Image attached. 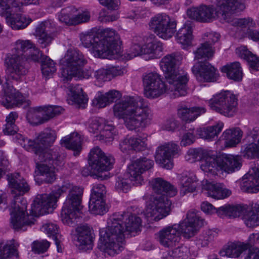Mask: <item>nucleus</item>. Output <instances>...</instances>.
Returning a JSON list of instances; mask_svg holds the SVG:
<instances>
[{
	"instance_id": "nucleus-1",
	"label": "nucleus",
	"mask_w": 259,
	"mask_h": 259,
	"mask_svg": "<svg viewBox=\"0 0 259 259\" xmlns=\"http://www.w3.org/2000/svg\"><path fill=\"white\" fill-rule=\"evenodd\" d=\"M142 220L130 212L115 213L108 220L107 226L100 231L99 249L105 254L113 256L124 248L126 235L141 231Z\"/></svg>"
},
{
	"instance_id": "nucleus-2",
	"label": "nucleus",
	"mask_w": 259,
	"mask_h": 259,
	"mask_svg": "<svg viewBox=\"0 0 259 259\" xmlns=\"http://www.w3.org/2000/svg\"><path fill=\"white\" fill-rule=\"evenodd\" d=\"M68 192L61 212V220L64 224L71 225L80 217L82 206V197L83 189L69 183H64L52 193L37 195L33 202L32 215L36 217L53 212L56 207L58 199L62 193Z\"/></svg>"
},
{
	"instance_id": "nucleus-3",
	"label": "nucleus",
	"mask_w": 259,
	"mask_h": 259,
	"mask_svg": "<svg viewBox=\"0 0 259 259\" xmlns=\"http://www.w3.org/2000/svg\"><path fill=\"white\" fill-rule=\"evenodd\" d=\"M115 117L123 120L129 130L144 127L152 119L148 103L142 97L126 96L116 102L113 106Z\"/></svg>"
},
{
	"instance_id": "nucleus-4",
	"label": "nucleus",
	"mask_w": 259,
	"mask_h": 259,
	"mask_svg": "<svg viewBox=\"0 0 259 259\" xmlns=\"http://www.w3.org/2000/svg\"><path fill=\"white\" fill-rule=\"evenodd\" d=\"M57 138L56 132L47 128L40 132L34 140L28 139L20 135L18 142L26 150L33 152L35 160L39 162H48L52 164H61L65 157L59 148H48Z\"/></svg>"
},
{
	"instance_id": "nucleus-5",
	"label": "nucleus",
	"mask_w": 259,
	"mask_h": 259,
	"mask_svg": "<svg viewBox=\"0 0 259 259\" xmlns=\"http://www.w3.org/2000/svg\"><path fill=\"white\" fill-rule=\"evenodd\" d=\"M83 47L89 48L96 57H117L121 53V41L118 33L113 29H104L101 35L87 32L80 35Z\"/></svg>"
},
{
	"instance_id": "nucleus-6",
	"label": "nucleus",
	"mask_w": 259,
	"mask_h": 259,
	"mask_svg": "<svg viewBox=\"0 0 259 259\" xmlns=\"http://www.w3.org/2000/svg\"><path fill=\"white\" fill-rule=\"evenodd\" d=\"M150 185L155 193L161 195L151 199L145 209V215L151 220L158 221L168 215L170 211L171 202L165 195L173 197L178 191L174 186L161 178L153 179Z\"/></svg>"
},
{
	"instance_id": "nucleus-7",
	"label": "nucleus",
	"mask_w": 259,
	"mask_h": 259,
	"mask_svg": "<svg viewBox=\"0 0 259 259\" xmlns=\"http://www.w3.org/2000/svg\"><path fill=\"white\" fill-rule=\"evenodd\" d=\"M182 60V56L179 53L167 55L162 58L159 65L165 74L167 82L169 84V90L174 92V94L184 96L187 94V82L189 78L187 73L180 72L177 66Z\"/></svg>"
},
{
	"instance_id": "nucleus-8",
	"label": "nucleus",
	"mask_w": 259,
	"mask_h": 259,
	"mask_svg": "<svg viewBox=\"0 0 259 259\" xmlns=\"http://www.w3.org/2000/svg\"><path fill=\"white\" fill-rule=\"evenodd\" d=\"M248 136L255 143L248 144L244 150V156L249 158H259V128H254ZM258 167L253 168L245 175L240 182V188L243 192L255 193L259 191V159Z\"/></svg>"
},
{
	"instance_id": "nucleus-9",
	"label": "nucleus",
	"mask_w": 259,
	"mask_h": 259,
	"mask_svg": "<svg viewBox=\"0 0 259 259\" xmlns=\"http://www.w3.org/2000/svg\"><path fill=\"white\" fill-rule=\"evenodd\" d=\"M229 0H217L216 8L211 5H201L198 7H193L187 11L188 17L200 22H209L216 19L224 23V20L229 19L226 15L228 4L225 2Z\"/></svg>"
},
{
	"instance_id": "nucleus-10",
	"label": "nucleus",
	"mask_w": 259,
	"mask_h": 259,
	"mask_svg": "<svg viewBox=\"0 0 259 259\" xmlns=\"http://www.w3.org/2000/svg\"><path fill=\"white\" fill-rule=\"evenodd\" d=\"M210 109L228 117L233 116L238 110V99L229 91H222L213 96L208 101Z\"/></svg>"
},
{
	"instance_id": "nucleus-11",
	"label": "nucleus",
	"mask_w": 259,
	"mask_h": 259,
	"mask_svg": "<svg viewBox=\"0 0 259 259\" xmlns=\"http://www.w3.org/2000/svg\"><path fill=\"white\" fill-rule=\"evenodd\" d=\"M88 160L91 171L101 178L102 177L100 174L112 169L115 162V159L111 155L106 154L98 146L91 149Z\"/></svg>"
},
{
	"instance_id": "nucleus-12",
	"label": "nucleus",
	"mask_w": 259,
	"mask_h": 259,
	"mask_svg": "<svg viewBox=\"0 0 259 259\" xmlns=\"http://www.w3.org/2000/svg\"><path fill=\"white\" fill-rule=\"evenodd\" d=\"M61 61L64 68L62 69L61 78L64 82L70 80L71 75L87 63V60L77 49L68 50Z\"/></svg>"
},
{
	"instance_id": "nucleus-13",
	"label": "nucleus",
	"mask_w": 259,
	"mask_h": 259,
	"mask_svg": "<svg viewBox=\"0 0 259 259\" xmlns=\"http://www.w3.org/2000/svg\"><path fill=\"white\" fill-rule=\"evenodd\" d=\"M177 24L165 13L157 14L150 20L149 28L157 36L167 39L171 38L176 30Z\"/></svg>"
},
{
	"instance_id": "nucleus-14",
	"label": "nucleus",
	"mask_w": 259,
	"mask_h": 259,
	"mask_svg": "<svg viewBox=\"0 0 259 259\" xmlns=\"http://www.w3.org/2000/svg\"><path fill=\"white\" fill-rule=\"evenodd\" d=\"M144 95L149 99L157 98L164 94L167 87L161 75L156 72L146 73L143 75Z\"/></svg>"
},
{
	"instance_id": "nucleus-15",
	"label": "nucleus",
	"mask_w": 259,
	"mask_h": 259,
	"mask_svg": "<svg viewBox=\"0 0 259 259\" xmlns=\"http://www.w3.org/2000/svg\"><path fill=\"white\" fill-rule=\"evenodd\" d=\"M6 71L9 79L18 80L28 72V67L25 57L7 54L5 59Z\"/></svg>"
},
{
	"instance_id": "nucleus-16",
	"label": "nucleus",
	"mask_w": 259,
	"mask_h": 259,
	"mask_svg": "<svg viewBox=\"0 0 259 259\" xmlns=\"http://www.w3.org/2000/svg\"><path fill=\"white\" fill-rule=\"evenodd\" d=\"M181 149L179 145L171 141L159 145L155 152V161L160 166L169 169L173 166L172 159L175 156L181 154Z\"/></svg>"
},
{
	"instance_id": "nucleus-17",
	"label": "nucleus",
	"mask_w": 259,
	"mask_h": 259,
	"mask_svg": "<svg viewBox=\"0 0 259 259\" xmlns=\"http://www.w3.org/2000/svg\"><path fill=\"white\" fill-rule=\"evenodd\" d=\"M228 4L226 15H228L227 20H224V23H230L235 26L242 28L254 27L255 23L252 19L247 18H236L234 17V14L237 12L243 10L245 8V0H229V2H225Z\"/></svg>"
},
{
	"instance_id": "nucleus-18",
	"label": "nucleus",
	"mask_w": 259,
	"mask_h": 259,
	"mask_svg": "<svg viewBox=\"0 0 259 259\" xmlns=\"http://www.w3.org/2000/svg\"><path fill=\"white\" fill-rule=\"evenodd\" d=\"M16 201L12 206L11 224L13 228L16 231H25L28 226L34 224L35 219L28 215H25L27 209L26 201L25 200H21V205L16 204ZM18 202H19L18 201Z\"/></svg>"
},
{
	"instance_id": "nucleus-19",
	"label": "nucleus",
	"mask_w": 259,
	"mask_h": 259,
	"mask_svg": "<svg viewBox=\"0 0 259 259\" xmlns=\"http://www.w3.org/2000/svg\"><path fill=\"white\" fill-rule=\"evenodd\" d=\"M157 239L164 247L172 248L176 247L181 240L178 225L174 224L163 227L157 233Z\"/></svg>"
},
{
	"instance_id": "nucleus-20",
	"label": "nucleus",
	"mask_w": 259,
	"mask_h": 259,
	"mask_svg": "<svg viewBox=\"0 0 259 259\" xmlns=\"http://www.w3.org/2000/svg\"><path fill=\"white\" fill-rule=\"evenodd\" d=\"M154 165V161L145 157H141L133 161L127 167V175L137 183H144L142 174L150 169Z\"/></svg>"
},
{
	"instance_id": "nucleus-21",
	"label": "nucleus",
	"mask_w": 259,
	"mask_h": 259,
	"mask_svg": "<svg viewBox=\"0 0 259 259\" xmlns=\"http://www.w3.org/2000/svg\"><path fill=\"white\" fill-rule=\"evenodd\" d=\"M203 220L195 210H191L187 213V218L179 225L180 233L186 238L195 235L197 227L202 225Z\"/></svg>"
},
{
	"instance_id": "nucleus-22",
	"label": "nucleus",
	"mask_w": 259,
	"mask_h": 259,
	"mask_svg": "<svg viewBox=\"0 0 259 259\" xmlns=\"http://www.w3.org/2000/svg\"><path fill=\"white\" fill-rule=\"evenodd\" d=\"M55 24L50 20L42 22L37 25L35 34L41 48H46L51 44L55 37Z\"/></svg>"
},
{
	"instance_id": "nucleus-23",
	"label": "nucleus",
	"mask_w": 259,
	"mask_h": 259,
	"mask_svg": "<svg viewBox=\"0 0 259 259\" xmlns=\"http://www.w3.org/2000/svg\"><path fill=\"white\" fill-rule=\"evenodd\" d=\"M192 71L200 81H214L218 77L215 68L207 62L196 63L192 67Z\"/></svg>"
},
{
	"instance_id": "nucleus-24",
	"label": "nucleus",
	"mask_w": 259,
	"mask_h": 259,
	"mask_svg": "<svg viewBox=\"0 0 259 259\" xmlns=\"http://www.w3.org/2000/svg\"><path fill=\"white\" fill-rule=\"evenodd\" d=\"M202 191L208 196L215 199H223L231 194V191L225 188L222 184L210 182L207 180L202 181Z\"/></svg>"
},
{
	"instance_id": "nucleus-25",
	"label": "nucleus",
	"mask_w": 259,
	"mask_h": 259,
	"mask_svg": "<svg viewBox=\"0 0 259 259\" xmlns=\"http://www.w3.org/2000/svg\"><path fill=\"white\" fill-rule=\"evenodd\" d=\"M92 231V229L87 224L80 225L76 228L74 239L81 249H92L93 237Z\"/></svg>"
},
{
	"instance_id": "nucleus-26",
	"label": "nucleus",
	"mask_w": 259,
	"mask_h": 259,
	"mask_svg": "<svg viewBox=\"0 0 259 259\" xmlns=\"http://www.w3.org/2000/svg\"><path fill=\"white\" fill-rule=\"evenodd\" d=\"M36 176L38 177L36 180H40L41 182L52 183L56 180L54 167L59 164H52L48 162H39L36 161Z\"/></svg>"
},
{
	"instance_id": "nucleus-27",
	"label": "nucleus",
	"mask_w": 259,
	"mask_h": 259,
	"mask_svg": "<svg viewBox=\"0 0 259 259\" xmlns=\"http://www.w3.org/2000/svg\"><path fill=\"white\" fill-rule=\"evenodd\" d=\"M146 141L145 138L141 136L126 138L120 142L119 147L123 153H127L131 150L142 151L147 148Z\"/></svg>"
},
{
	"instance_id": "nucleus-28",
	"label": "nucleus",
	"mask_w": 259,
	"mask_h": 259,
	"mask_svg": "<svg viewBox=\"0 0 259 259\" xmlns=\"http://www.w3.org/2000/svg\"><path fill=\"white\" fill-rule=\"evenodd\" d=\"M204 107L194 106L188 107L185 105L178 107L177 114L178 117L186 122H191L194 121L198 116L206 112Z\"/></svg>"
},
{
	"instance_id": "nucleus-29",
	"label": "nucleus",
	"mask_w": 259,
	"mask_h": 259,
	"mask_svg": "<svg viewBox=\"0 0 259 259\" xmlns=\"http://www.w3.org/2000/svg\"><path fill=\"white\" fill-rule=\"evenodd\" d=\"M8 180L12 193L16 195H20L29 190V186L24 178L19 173L8 175Z\"/></svg>"
},
{
	"instance_id": "nucleus-30",
	"label": "nucleus",
	"mask_w": 259,
	"mask_h": 259,
	"mask_svg": "<svg viewBox=\"0 0 259 259\" xmlns=\"http://www.w3.org/2000/svg\"><path fill=\"white\" fill-rule=\"evenodd\" d=\"M248 249V244L240 241L230 242L225 246L220 251V254L223 256L231 258H238Z\"/></svg>"
},
{
	"instance_id": "nucleus-31",
	"label": "nucleus",
	"mask_w": 259,
	"mask_h": 259,
	"mask_svg": "<svg viewBox=\"0 0 259 259\" xmlns=\"http://www.w3.org/2000/svg\"><path fill=\"white\" fill-rule=\"evenodd\" d=\"M121 97V94L116 90H110L103 94L99 92L96 97L93 100V104L99 108H104L116 101Z\"/></svg>"
},
{
	"instance_id": "nucleus-32",
	"label": "nucleus",
	"mask_w": 259,
	"mask_h": 259,
	"mask_svg": "<svg viewBox=\"0 0 259 259\" xmlns=\"http://www.w3.org/2000/svg\"><path fill=\"white\" fill-rule=\"evenodd\" d=\"M197 179L192 172H185L180 178V193L183 195L196 191Z\"/></svg>"
},
{
	"instance_id": "nucleus-33",
	"label": "nucleus",
	"mask_w": 259,
	"mask_h": 259,
	"mask_svg": "<svg viewBox=\"0 0 259 259\" xmlns=\"http://www.w3.org/2000/svg\"><path fill=\"white\" fill-rule=\"evenodd\" d=\"M14 8L12 9V11L10 13L2 16L6 17L7 24L12 29L19 30L25 28L31 22V19L21 14L12 15Z\"/></svg>"
},
{
	"instance_id": "nucleus-34",
	"label": "nucleus",
	"mask_w": 259,
	"mask_h": 259,
	"mask_svg": "<svg viewBox=\"0 0 259 259\" xmlns=\"http://www.w3.org/2000/svg\"><path fill=\"white\" fill-rule=\"evenodd\" d=\"M243 132L239 127H234L226 130L222 136V141L226 147H235L242 138Z\"/></svg>"
},
{
	"instance_id": "nucleus-35",
	"label": "nucleus",
	"mask_w": 259,
	"mask_h": 259,
	"mask_svg": "<svg viewBox=\"0 0 259 259\" xmlns=\"http://www.w3.org/2000/svg\"><path fill=\"white\" fill-rule=\"evenodd\" d=\"M220 170L228 173L238 170L241 166V163L237 157L231 155H222L218 157Z\"/></svg>"
},
{
	"instance_id": "nucleus-36",
	"label": "nucleus",
	"mask_w": 259,
	"mask_h": 259,
	"mask_svg": "<svg viewBox=\"0 0 259 259\" xmlns=\"http://www.w3.org/2000/svg\"><path fill=\"white\" fill-rule=\"evenodd\" d=\"M237 55L246 60L251 72L259 71V58L253 54L245 47H240L236 49Z\"/></svg>"
},
{
	"instance_id": "nucleus-37",
	"label": "nucleus",
	"mask_w": 259,
	"mask_h": 259,
	"mask_svg": "<svg viewBox=\"0 0 259 259\" xmlns=\"http://www.w3.org/2000/svg\"><path fill=\"white\" fill-rule=\"evenodd\" d=\"M176 38L178 42L181 44L184 48L191 45L193 39L192 27L190 22H186L179 30L177 33Z\"/></svg>"
},
{
	"instance_id": "nucleus-38",
	"label": "nucleus",
	"mask_w": 259,
	"mask_h": 259,
	"mask_svg": "<svg viewBox=\"0 0 259 259\" xmlns=\"http://www.w3.org/2000/svg\"><path fill=\"white\" fill-rule=\"evenodd\" d=\"M81 139L77 133H72L66 136L61 140V144L68 149L74 151V155L78 154L81 149Z\"/></svg>"
},
{
	"instance_id": "nucleus-39",
	"label": "nucleus",
	"mask_w": 259,
	"mask_h": 259,
	"mask_svg": "<svg viewBox=\"0 0 259 259\" xmlns=\"http://www.w3.org/2000/svg\"><path fill=\"white\" fill-rule=\"evenodd\" d=\"M221 71L226 73L227 76L230 79L239 81L242 79V70L238 62L226 64L222 67Z\"/></svg>"
},
{
	"instance_id": "nucleus-40",
	"label": "nucleus",
	"mask_w": 259,
	"mask_h": 259,
	"mask_svg": "<svg viewBox=\"0 0 259 259\" xmlns=\"http://www.w3.org/2000/svg\"><path fill=\"white\" fill-rule=\"evenodd\" d=\"M43 106L30 108L27 112L26 117L29 122L33 125L42 124L47 121Z\"/></svg>"
},
{
	"instance_id": "nucleus-41",
	"label": "nucleus",
	"mask_w": 259,
	"mask_h": 259,
	"mask_svg": "<svg viewBox=\"0 0 259 259\" xmlns=\"http://www.w3.org/2000/svg\"><path fill=\"white\" fill-rule=\"evenodd\" d=\"M69 90L70 100L72 103H75L80 106H84L88 100L86 95L83 93V90L80 85H70L68 87Z\"/></svg>"
},
{
	"instance_id": "nucleus-42",
	"label": "nucleus",
	"mask_w": 259,
	"mask_h": 259,
	"mask_svg": "<svg viewBox=\"0 0 259 259\" xmlns=\"http://www.w3.org/2000/svg\"><path fill=\"white\" fill-rule=\"evenodd\" d=\"M242 219L246 226L248 228L259 226V204H255L250 211H244Z\"/></svg>"
},
{
	"instance_id": "nucleus-43",
	"label": "nucleus",
	"mask_w": 259,
	"mask_h": 259,
	"mask_svg": "<svg viewBox=\"0 0 259 259\" xmlns=\"http://www.w3.org/2000/svg\"><path fill=\"white\" fill-rule=\"evenodd\" d=\"M17 242L12 240L6 243H0V259H7L12 256L18 257Z\"/></svg>"
},
{
	"instance_id": "nucleus-44",
	"label": "nucleus",
	"mask_w": 259,
	"mask_h": 259,
	"mask_svg": "<svg viewBox=\"0 0 259 259\" xmlns=\"http://www.w3.org/2000/svg\"><path fill=\"white\" fill-rule=\"evenodd\" d=\"M142 183H137L127 175V170L123 177H118L115 185V189L119 192H127L131 188L132 185H141Z\"/></svg>"
},
{
	"instance_id": "nucleus-45",
	"label": "nucleus",
	"mask_w": 259,
	"mask_h": 259,
	"mask_svg": "<svg viewBox=\"0 0 259 259\" xmlns=\"http://www.w3.org/2000/svg\"><path fill=\"white\" fill-rule=\"evenodd\" d=\"M162 51V44L156 40L148 42L144 48V55L148 56V58L146 59H154L159 58L161 55Z\"/></svg>"
},
{
	"instance_id": "nucleus-46",
	"label": "nucleus",
	"mask_w": 259,
	"mask_h": 259,
	"mask_svg": "<svg viewBox=\"0 0 259 259\" xmlns=\"http://www.w3.org/2000/svg\"><path fill=\"white\" fill-rule=\"evenodd\" d=\"M218 157H219L206 156L204 160L202 161L200 166L201 169L204 172L217 175V171L220 170V164L218 162Z\"/></svg>"
},
{
	"instance_id": "nucleus-47",
	"label": "nucleus",
	"mask_w": 259,
	"mask_h": 259,
	"mask_svg": "<svg viewBox=\"0 0 259 259\" xmlns=\"http://www.w3.org/2000/svg\"><path fill=\"white\" fill-rule=\"evenodd\" d=\"M25 99L19 93L8 92V94L5 95L4 98L1 101V103L7 108H9L22 105Z\"/></svg>"
},
{
	"instance_id": "nucleus-48",
	"label": "nucleus",
	"mask_w": 259,
	"mask_h": 259,
	"mask_svg": "<svg viewBox=\"0 0 259 259\" xmlns=\"http://www.w3.org/2000/svg\"><path fill=\"white\" fill-rule=\"evenodd\" d=\"M223 126L224 123L223 122H219L215 125L200 128L198 131V134L201 138L210 140L218 136L222 131Z\"/></svg>"
},
{
	"instance_id": "nucleus-49",
	"label": "nucleus",
	"mask_w": 259,
	"mask_h": 259,
	"mask_svg": "<svg viewBox=\"0 0 259 259\" xmlns=\"http://www.w3.org/2000/svg\"><path fill=\"white\" fill-rule=\"evenodd\" d=\"M89 207L90 211L96 215H103L108 210L105 198L90 199Z\"/></svg>"
},
{
	"instance_id": "nucleus-50",
	"label": "nucleus",
	"mask_w": 259,
	"mask_h": 259,
	"mask_svg": "<svg viewBox=\"0 0 259 259\" xmlns=\"http://www.w3.org/2000/svg\"><path fill=\"white\" fill-rule=\"evenodd\" d=\"M215 50L210 44L207 42L201 44L199 48L194 52L195 59H208L213 57Z\"/></svg>"
},
{
	"instance_id": "nucleus-51",
	"label": "nucleus",
	"mask_w": 259,
	"mask_h": 259,
	"mask_svg": "<svg viewBox=\"0 0 259 259\" xmlns=\"http://www.w3.org/2000/svg\"><path fill=\"white\" fill-rule=\"evenodd\" d=\"M35 44L30 40L18 39L14 45L13 55H19L25 57L27 52L34 47Z\"/></svg>"
},
{
	"instance_id": "nucleus-52",
	"label": "nucleus",
	"mask_w": 259,
	"mask_h": 259,
	"mask_svg": "<svg viewBox=\"0 0 259 259\" xmlns=\"http://www.w3.org/2000/svg\"><path fill=\"white\" fill-rule=\"evenodd\" d=\"M41 229L42 231L46 232L49 236H52L55 242L58 252H62V249L60 245V242L57 238L59 231L58 226L54 223H46L42 226Z\"/></svg>"
},
{
	"instance_id": "nucleus-53",
	"label": "nucleus",
	"mask_w": 259,
	"mask_h": 259,
	"mask_svg": "<svg viewBox=\"0 0 259 259\" xmlns=\"http://www.w3.org/2000/svg\"><path fill=\"white\" fill-rule=\"evenodd\" d=\"M207 151L202 148H190L185 156L186 160L193 162L201 160L207 156Z\"/></svg>"
},
{
	"instance_id": "nucleus-54",
	"label": "nucleus",
	"mask_w": 259,
	"mask_h": 259,
	"mask_svg": "<svg viewBox=\"0 0 259 259\" xmlns=\"http://www.w3.org/2000/svg\"><path fill=\"white\" fill-rule=\"evenodd\" d=\"M142 55H144L142 43L137 39H134L132 45L125 54V57L127 59H131Z\"/></svg>"
},
{
	"instance_id": "nucleus-55",
	"label": "nucleus",
	"mask_w": 259,
	"mask_h": 259,
	"mask_svg": "<svg viewBox=\"0 0 259 259\" xmlns=\"http://www.w3.org/2000/svg\"><path fill=\"white\" fill-rule=\"evenodd\" d=\"M217 236V232L215 231L212 230H206L199 236L196 244L202 247L206 246Z\"/></svg>"
},
{
	"instance_id": "nucleus-56",
	"label": "nucleus",
	"mask_w": 259,
	"mask_h": 259,
	"mask_svg": "<svg viewBox=\"0 0 259 259\" xmlns=\"http://www.w3.org/2000/svg\"><path fill=\"white\" fill-rule=\"evenodd\" d=\"M41 71L44 75L49 76L56 71L54 62L47 56L43 58L41 64Z\"/></svg>"
},
{
	"instance_id": "nucleus-57",
	"label": "nucleus",
	"mask_w": 259,
	"mask_h": 259,
	"mask_svg": "<svg viewBox=\"0 0 259 259\" xmlns=\"http://www.w3.org/2000/svg\"><path fill=\"white\" fill-rule=\"evenodd\" d=\"M74 9L68 7L62 9L58 14V19L61 23L66 25H73L72 12Z\"/></svg>"
},
{
	"instance_id": "nucleus-58",
	"label": "nucleus",
	"mask_w": 259,
	"mask_h": 259,
	"mask_svg": "<svg viewBox=\"0 0 259 259\" xmlns=\"http://www.w3.org/2000/svg\"><path fill=\"white\" fill-rule=\"evenodd\" d=\"M18 6L15 0H0V15H6L12 11L13 8Z\"/></svg>"
},
{
	"instance_id": "nucleus-59",
	"label": "nucleus",
	"mask_w": 259,
	"mask_h": 259,
	"mask_svg": "<svg viewBox=\"0 0 259 259\" xmlns=\"http://www.w3.org/2000/svg\"><path fill=\"white\" fill-rule=\"evenodd\" d=\"M32 49V50H30L29 54H26L25 56V60L27 63L29 62H38L43 59L41 51L36 47L35 45Z\"/></svg>"
},
{
	"instance_id": "nucleus-60",
	"label": "nucleus",
	"mask_w": 259,
	"mask_h": 259,
	"mask_svg": "<svg viewBox=\"0 0 259 259\" xmlns=\"http://www.w3.org/2000/svg\"><path fill=\"white\" fill-rule=\"evenodd\" d=\"M47 121L55 116L59 115L63 111V108L58 106H42Z\"/></svg>"
},
{
	"instance_id": "nucleus-61",
	"label": "nucleus",
	"mask_w": 259,
	"mask_h": 259,
	"mask_svg": "<svg viewBox=\"0 0 259 259\" xmlns=\"http://www.w3.org/2000/svg\"><path fill=\"white\" fill-rule=\"evenodd\" d=\"M106 193V190L104 185L101 184H96L92 188L90 199L105 198Z\"/></svg>"
},
{
	"instance_id": "nucleus-62",
	"label": "nucleus",
	"mask_w": 259,
	"mask_h": 259,
	"mask_svg": "<svg viewBox=\"0 0 259 259\" xmlns=\"http://www.w3.org/2000/svg\"><path fill=\"white\" fill-rule=\"evenodd\" d=\"M180 126V122L174 117L167 118L161 125L163 130L174 132Z\"/></svg>"
},
{
	"instance_id": "nucleus-63",
	"label": "nucleus",
	"mask_w": 259,
	"mask_h": 259,
	"mask_svg": "<svg viewBox=\"0 0 259 259\" xmlns=\"http://www.w3.org/2000/svg\"><path fill=\"white\" fill-rule=\"evenodd\" d=\"M50 245L47 240L35 241L32 244V250L35 253H42L46 252Z\"/></svg>"
},
{
	"instance_id": "nucleus-64",
	"label": "nucleus",
	"mask_w": 259,
	"mask_h": 259,
	"mask_svg": "<svg viewBox=\"0 0 259 259\" xmlns=\"http://www.w3.org/2000/svg\"><path fill=\"white\" fill-rule=\"evenodd\" d=\"M104 119L96 117L92 119L89 125V131L93 133H101L104 125Z\"/></svg>"
}]
</instances>
